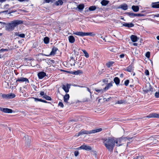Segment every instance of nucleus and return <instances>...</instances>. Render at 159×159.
I'll return each instance as SVG.
<instances>
[{"mask_svg":"<svg viewBox=\"0 0 159 159\" xmlns=\"http://www.w3.org/2000/svg\"><path fill=\"white\" fill-rule=\"evenodd\" d=\"M115 143H116L117 146H120L122 145L121 143L123 140L122 138H119L118 139L115 138Z\"/></svg>","mask_w":159,"mask_h":159,"instance_id":"9","label":"nucleus"},{"mask_svg":"<svg viewBox=\"0 0 159 159\" xmlns=\"http://www.w3.org/2000/svg\"><path fill=\"white\" fill-rule=\"evenodd\" d=\"M130 39L133 42H134L137 41L138 38L137 36L132 35L130 37Z\"/></svg>","mask_w":159,"mask_h":159,"instance_id":"22","label":"nucleus"},{"mask_svg":"<svg viewBox=\"0 0 159 159\" xmlns=\"http://www.w3.org/2000/svg\"><path fill=\"white\" fill-rule=\"evenodd\" d=\"M86 88H87V90L88 91H89L90 93L91 94V91H90V89L88 87H87Z\"/></svg>","mask_w":159,"mask_h":159,"instance_id":"54","label":"nucleus"},{"mask_svg":"<svg viewBox=\"0 0 159 159\" xmlns=\"http://www.w3.org/2000/svg\"><path fill=\"white\" fill-rule=\"evenodd\" d=\"M153 91V89L152 88H150L149 89H147L146 92L147 93H152Z\"/></svg>","mask_w":159,"mask_h":159,"instance_id":"40","label":"nucleus"},{"mask_svg":"<svg viewBox=\"0 0 159 159\" xmlns=\"http://www.w3.org/2000/svg\"><path fill=\"white\" fill-rule=\"evenodd\" d=\"M152 7L153 8H159V2H152Z\"/></svg>","mask_w":159,"mask_h":159,"instance_id":"15","label":"nucleus"},{"mask_svg":"<svg viewBox=\"0 0 159 159\" xmlns=\"http://www.w3.org/2000/svg\"><path fill=\"white\" fill-rule=\"evenodd\" d=\"M43 98L48 100L50 101L52 100L51 98L50 97L46 95H45L43 96Z\"/></svg>","mask_w":159,"mask_h":159,"instance_id":"32","label":"nucleus"},{"mask_svg":"<svg viewBox=\"0 0 159 159\" xmlns=\"http://www.w3.org/2000/svg\"><path fill=\"white\" fill-rule=\"evenodd\" d=\"M129 83V80H126L124 84L126 86L128 85Z\"/></svg>","mask_w":159,"mask_h":159,"instance_id":"41","label":"nucleus"},{"mask_svg":"<svg viewBox=\"0 0 159 159\" xmlns=\"http://www.w3.org/2000/svg\"><path fill=\"white\" fill-rule=\"evenodd\" d=\"M18 82H25L26 83H29V81L28 79L24 77H19L16 80V83H17Z\"/></svg>","mask_w":159,"mask_h":159,"instance_id":"5","label":"nucleus"},{"mask_svg":"<svg viewBox=\"0 0 159 159\" xmlns=\"http://www.w3.org/2000/svg\"><path fill=\"white\" fill-rule=\"evenodd\" d=\"M58 105V106H60L62 108H63L64 107V105L63 103L61 102H59Z\"/></svg>","mask_w":159,"mask_h":159,"instance_id":"43","label":"nucleus"},{"mask_svg":"<svg viewBox=\"0 0 159 159\" xmlns=\"http://www.w3.org/2000/svg\"><path fill=\"white\" fill-rule=\"evenodd\" d=\"M70 85L68 84H67L66 86L63 84L62 86V88L65 92L67 93L69 91V89L70 88Z\"/></svg>","mask_w":159,"mask_h":159,"instance_id":"10","label":"nucleus"},{"mask_svg":"<svg viewBox=\"0 0 159 159\" xmlns=\"http://www.w3.org/2000/svg\"><path fill=\"white\" fill-rule=\"evenodd\" d=\"M3 109V108H2L0 107V110L2 111Z\"/></svg>","mask_w":159,"mask_h":159,"instance_id":"64","label":"nucleus"},{"mask_svg":"<svg viewBox=\"0 0 159 159\" xmlns=\"http://www.w3.org/2000/svg\"><path fill=\"white\" fill-rule=\"evenodd\" d=\"M159 118V114H157L156 113H152L150 114L149 115L145 117L144 118Z\"/></svg>","mask_w":159,"mask_h":159,"instance_id":"7","label":"nucleus"},{"mask_svg":"<svg viewBox=\"0 0 159 159\" xmlns=\"http://www.w3.org/2000/svg\"><path fill=\"white\" fill-rule=\"evenodd\" d=\"M45 2L46 3H49L50 2V0H44Z\"/></svg>","mask_w":159,"mask_h":159,"instance_id":"56","label":"nucleus"},{"mask_svg":"<svg viewBox=\"0 0 159 159\" xmlns=\"http://www.w3.org/2000/svg\"><path fill=\"white\" fill-rule=\"evenodd\" d=\"M68 40L69 42L70 43H73L75 41V39L74 36L72 35H70L68 37Z\"/></svg>","mask_w":159,"mask_h":159,"instance_id":"21","label":"nucleus"},{"mask_svg":"<svg viewBox=\"0 0 159 159\" xmlns=\"http://www.w3.org/2000/svg\"><path fill=\"white\" fill-rule=\"evenodd\" d=\"M82 51L83 52V53L84 54V56L87 58H88L89 57V54L85 50L82 49Z\"/></svg>","mask_w":159,"mask_h":159,"instance_id":"30","label":"nucleus"},{"mask_svg":"<svg viewBox=\"0 0 159 159\" xmlns=\"http://www.w3.org/2000/svg\"><path fill=\"white\" fill-rule=\"evenodd\" d=\"M8 51V49H3L2 48L0 49V52H7Z\"/></svg>","mask_w":159,"mask_h":159,"instance_id":"47","label":"nucleus"},{"mask_svg":"<svg viewBox=\"0 0 159 159\" xmlns=\"http://www.w3.org/2000/svg\"><path fill=\"white\" fill-rule=\"evenodd\" d=\"M145 74L147 76H148L149 75V73L148 70H145Z\"/></svg>","mask_w":159,"mask_h":159,"instance_id":"45","label":"nucleus"},{"mask_svg":"<svg viewBox=\"0 0 159 159\" xmlns=\"http://www.w3.org/2000/svg\"><path fill=\"white\" fill-rule=\"evenodd\" d=\"M113 83V81H111V82L107 84L106 86L104 89L105 91H106L108 89L111 87L112 86V84Z\"/></svg>","mask_w":159,"mask_h":159,"instance_id":"20","label":"nucleus"},{"mask_svg":"<svg viewBox=\"0 0 159 159\" xmlns=\"http://www.w3.org/2000/svg\"><path fill=\"white\" fill-rule=\"evenodd\" d=\"M96 7L95 6H92L89 7V10L90 11H93L96 10Z\"/></svg>","mask_w":159,"mask_h":159,"instance_id":"34","label":"nucleus"},{"mask_svg":"<svg viewBox=\"0 0 159 159\" xmlns=\"http://www.w3.org/2000/svg\"><path fill=\"white\" fill-rule=\"evenodd\" d=\"M95 90L96 91V92H98V93H103L105 91V90L104 89H98L96 88L95 89Z\"/></svg>","mask_w":159,"mask_h":159,"instance_id":"27","label":"nucleus"},{"mask_svg":"<svg viewBox=\"0 0 159 159\" xmlns=\"http://www.w3.org/2000/svg\"><path fill=\"white\" fill-rule=\"evenodd\" d=\"M115 138L109 137L103 139V143L106 148L110 152H112L115 145Z\"/></svg>","mask_w":159,"mask_h":159,"instance_id":"2","label":"nucleus"},{"mask_svg":"<svg viewBox=\"0 0 159 159\" xmlns=\"http://www.w3.org/2000/svg\"><path fill=\"white\" fill-rule=\"evenodd\" d=\"M73 34L80 36L83 37L85 36H94L95 34L93 33L88 32L85 33L82 32H74Z\"/></svg>","mask_w":159,"mask_h":159,"instance_id":"4","label":"nucleus"},{"mask_svg":"<svg viewBox=\"0 0 159 159\" xmlns=\"http://www.w3.org/2000/svg\"><path fill=\"white\" fill-rule=\"evenodd\" d=\"M101 38L103 39V40H104L105 41H106L104 37L103 36H101Z\"/></svg>","mask_w":159,"mask_h":159,"instance_id":"58","label":"nucleus"},{"mask_svg":"<svg viewBox=\"0 0 159 159\" xmlns=\"http://www.w3.org/2000/svg\"><path fill=\"white\" fill-rule=\"evenodd\" d=\"M114 62L113 61H110L108 62L107 64V66L108 67H109L111 66L112 64H113Z\"/></svg>","mask_w":159,"mask_h":159,"instance_id":"36","label":"nucleus"},{"mask_svg":"<svg viewBox=\"0 0 159 159\" xmlns=\"http://www.w3.org/2000/svg\"><path fill=\"white\" fill-rule=\"evenodd\" d=\"M0 95H2V96L3 98L8 99V94H2V93H0Z\"/></svg>","mask_w":159,"mask_h":159,"instance_id":"37","label":"nucleus"},{"mask_svg":"<svg viewBox=\"0 0 159 159\" xmlns=\"http://www.w3.org/2000/svg\"><path fill=\"white\" fill-rule=\"evenodd\" d=\"M68 72V73L74 74L75 75H78L80 74H82L83 73L82 71L80 70H78L77 71H71Z\"/></svg>","mask_w":159,"mask_h":159,"instance_id":"12","label":"nucleus"},{"mask_svg":"<svg viewBox=\"0 0 159 159\" xmlns=\"http://www.w3.org/2000/svg\"><path fill=\"white\" fill-rule=\"evenodd\" d=\"M102 130V129L101 128L90 131H87L84 129H82L80 132H79L78 134L76 135L78 137L80 135H81L84 134H92L95 133L97 132L101 131Z\"/></svg>","mask_w":159,"mask_h":159,"instance_id":"3","label":"nucleus"},{"mask_svg":"<svg viewBox=\"0 0 159 159\" xmlns=\"http://www.w3.org/2000/svg\"><path fill=\"white\" fill-rule=\"evenodd\" d=\"M2 112L6 113H11L13 112L12 109L7 108H4L2 110Z\"/></svg>","mask_w":159,"mask_h":159,"instance_id":"16","label":"nucleus"},{"mask_svg":"<svg viewBox=\"0 0 159 159\" xmlns=\"http://www.w3.org/2000/svg\"><path fill=\"white\" fill-rule=\"evenodd\" d=\"M6 0H0V2L2 3V2H5Z\"/></svg>","mask_w":159,"mask_h":159,"instance_id":"55","label":"nucleus"},{"mask_svg":"<svg viewBox=\"0 0 159 159\" xmlns=\"http://www.w3.org/2000/svg\"><path fill=\"white\" fill-rule=\"evenodd\" d=\"M26 141L27 146H29L30 143V137L27 136V140H26Z\"/></svg>","mask_w":159,"mask_h":159,"instance_id":"29","label":"nucleus"},{"mask_svg":"<svg viewBox=\"0 0 159 159\" xmlns=\"http://www.w3.org/2000/svg\"><path fill=\"white\" fill-rule=\"evenodd\" d=\"M138 156H136L133 159H138Z\"/></svg>","mask_w":159,"mask_h":159,"instance_id":"61","label":"nucleus"},{"mask_svg":"<svg viewBox=\"0 0 159 159\" xmlns=\"http://www.w3.org/2000/svg\"><path fill=\"white\" fill-rule=\"evenodd\" d=\"M46 75V73L43 71L39 72L38 74V76L39 79H42Z\"/></svg>","mask_w":159,"mask_h":159,"instance_id":"11","label":"nucleus"},{"mask_svg":"<svg viewBox=\"0 0 159 159\" xmlns=\"http://www.w3.org/2000/svg\"><path fill=\"white\" fill-rule=\"evenodd\" d=\"M50 61L51 62H52V63H54L55 62V61L53 60H50Z\"/></svg>","mask_w":159,"mask_h":159,"instance_id":"57","label":"nucleus"},{"mask_svg":"<svg viewBox=\"0 0 159 159\" xmlns=\"http://www.w3.org/2000/svg\"><path fill=\"white\" fill-rule=\"evenodd\" d=\"M145 56L147 58H149L150 57V52H147Z\"/></svg>","mask_w":159,"mask_h":159,"instance_id":"44","label":"nucleus"},{"mask_svg":"<svg viewBox=\"0 0 159 159\" xmlns=\"http://www.w3.org/2000/svg\"><path fill=\"white\" fill-rule=\"evenodd\" d=\"M17 11V10H12L11 11H10L8 13V14H10L11 13L15 12Z\"/></svg>","mask_w":159,"mask_h":159,"instance_id":"48","label":"nucleus"},{"mask_svg":"<svg viewBox=\"0 0 159 159\" xmlns=\"http://www.w3.org/2000/svg\"><path fill=\"white\" fill-rule=\"evenodd\" d=\"M79 154V152L78 151H75V152H74V155H75V157H77V156H78V155Z\"/></svg>","mask_w":159,"mask_h":159,"instance_id":"49","label":"nucleus"},{"mask_svg":"<svg viewBox=\"0 0 159 159\" xmlns=\"http://www.w3.org/2000/svg\"><path fill=\"white\" fill-rule=\"evenodd\" d=\"M17 35L20 37L21 38H24L25 37V35L24 34H17Z\"/></svg>","mask_w":159,"mask_h":159,"instance_id":"42","label":"nucleus"},{"mask_svg":"<svg viewBox=\"0 0 159 159\" xmlns=\"http://www.w3.org/2000/svg\"><path fill=\"white\" fill-rule=\"evenodd\" d=\"M126 14L131 17H134L135 16V13L130 12H128L126 13Z\"/></svg>","mask_w":159,"mask_h":159,"instance_id":"33","label":"nucleus"},{"mask_svg":"<svg viewBox=\"0 0 159 159\" xmlns=\"http://www.w3.org/2000/svg\"><path fill=\"white\" fill-rule=\"evenodd\" d=\"M79 149H82L86 151H90L92 150V148L90 146H87L85 145H83L78 148Z\"/></svg>","mask_w":159,"mask_h":159,"instance_id":"8","label":"nucleus"},{"mask_svg":"<svg viewBox=\"0 0 159 159\" xmlns=\"http://www.w3.org/2000/svg\"><path fill=\"white\" fill-rule=\"evenodd\" d=\"M8 6H9V5L8 4H7L6 5H5L4 6V8H5V7H8Z\"/></svg>","mask_w":159,"mask_h":159,"instance_id":"60","label":"nucleus"},{"mask_svg":"<svg viewBox=\"0 0 159 159\" xmlns=\"http://www.w3.org/2000/svg\"><path fill=\"white\" fill-rule=\"evenodd\" d=\"M84 5L83 4H80L77 7V8L76 9L77 10V9H78L79 10V11H82L84 8Z\"/></svg>","mask_w":159,"mask_h":159,"instance_id":"19","label":"nucleus"},{"mask_svg":"<svg viewBox=\"0 0 159 159\" xmlns=\"http://www.w3.org/2000/svg\"><path fill=\"white\" fill-rule=\"evenodd\" d=\"M113 80L116 85H118L119 84L120 80L118 77H115L114 78Z\"/></svg>","mask_w":159,"mask_h":159,"instance_id":"24","label":"nucleus"},{"mask_svg":"<svg viewBox=\"0 0 159 159\" xmlns=\"http://www.w3.org/2000/svg\"><path fill=\"white\" fill-rule=\"evenodd\" d=\"M63 2L61 0H58L55 3V4L57 6L61 5L63 4Z\"/></svg>","mask_w":159,"mask_h":159,"instance_id":"26","label":"nucleus"},{"mask_svg":"<svg viewBox=\"0 0 159 159\" xmlns=\"http://www.w3.org/2000/svg\"><path fill=\"white\" fill-rule=\"evenodd\" d=\"M134 24L132 23H124L123 24V26L128 28L132 27L134 26Z\"/></svg>","mask_w":159,"mask_h":159,"instance_id":"17","label":"nucleus"},{"mask_svg":"<svg viewBox=\"0 0 159 159\" xmlns=\"http://www.w3.org/2000/svg\"><path fill=\"white\" fill-rule=\"evenodd\" d=\"M40 95L41 96H44V92L41 91L40 92Z\"/></svg>","mask_w":159,"mask_h":159,"instance_id":"52","label":"nucleus"},{"mask_svg":"<svg viewBox=\"0 0 159 159\" xmlns=\"http://www.w3.org/2000/svg\"><path fill=\"white\" fill-rule=\"evenodd\" d=\"M61 70L62 72H66L68 73V71H66V70Z\"/></svg>","mask_w":159,"mask_h":159,"instance_id":"59","label":"nucleus"},{"mask_svg":"<svg viewBox=\"0 0 159 159\" xmlns=\"http://www.w3.org/2000/svg\"><path fill=\"white\" fill-rule=\"evenodd\" d=\"M155 96L157 98H159V91L158 92H156L155 93Z\"/></svg>","mask_w":159,"mask_h":159,"instance_id":"46","label":"nucleus"},{"mask_svg":"<svg viewBox=\"0 0 159 159\" xmlns=\"http://www.w3.org/2000/svg\"><path fill=\"white\" fill-rule=\"evenodd\" d=\"M110 98H111V97H110V98H108L106 100V101H109V100H110Z\"/></svg>","mask_w":159,"mask_h":159,"instance_id":"63","label":"nucleus"},{"mask_svg":"<svg viewBox=\"0 0 159 159\" xmlns=\"http://www.w3.org/2000/svg\"><path fill=\"white\" fill-rule=\"evenodd\" d=\"M15 95L13 93H11L8 94V99H11L14 98L15 97Z\"/></svg>","mask_w":159,"mask_h":159,"instance_id":"28","label":"nucleus"},{"mask_svg":"<svg viewBox=\"0 0 159 159\" xmlns=\"http://www.w3.org/2000/svg\"><path fill=\"white\" fill-rule=\"evenodd\" d=\"M125 55L124 54H120V55L119 57L120 58H123L124 57Z\"/></svg>","mask_w":159,"mask_h":159,"instance_id":"50","label":"nucleus"},{"mask_svg":"<svg viewBox=\"0 0 159 159\" xmlns=\"http://www.w3.org/2000/svg\"><path fill=\"white\" fill-rule=\"evenodd\" d=\"M133 66L131 65H130L129 66L126 67L124 69V70L128 72H131L133 70Z\"/></svg>","mask_w":159,"mask_h":159,"instance_id":"18","label":"nucleus"},{"mask_svg":"<svg viewBox=\"0 0 159 159\" xmlns=\"http://www.w3.org/2000/svg\"><path fill=\"white\" fill-rule=\"evenodd\" d=\"M132 9L135 12L138 11L139 10V8L138 6H133L132 7Z\"/></svg>","mask_w":159,"mask_h":159,"instance_id":"23","label":"nucleus"},{"mask_svg":"<svg viewBox=\"0 0 159 159\" xmlns=\"http://www.w3.org/2000/svg\"><path fill=\"white\" fill-rule=\"evenodd\" d=\"M23 21L20 20H15L11 21L10 22H8L7 23L4 22L0 21V24L1 26V27H3L5 26L6 30L8 31L13 30L15 27L18 25L22 24Z\"/></svg>","mask_w":159,"mask_h":159,"instance_id":"1","label":"nucleus"},{"mask_svg":"<svg viewBox=\"0 0 159 159\" xmlns=\"http://www.w3.org/2000/svg\"><path fill=\"white\" fill-rule=\"evenodd\" d=\"M10 60L4 62L5 65L7 66H9L10 65Z\"/></svg>","mask_w":159,"mask_h":159,"instance_id":"39","label":"nucleus"},{"mask_svg":"<svg viewBox=\"0 0 159 159\" xmlns=\"http://www.w3.org/2000/svg\"><path fill=\"white\" fill-rule=\"evenodd\" d=\"M128 6L125 3L121 4L118 7V8H121L122 9L124 10H127L128 9Z\"/></svg>","mask_w":159,"mask_h":159,"instance_id":"14","label":"nucleus"},{"mask_svg":"<svg viewBox=\"0 0 159 159\" xmlns=\"http://www.w3.org/2000/svg\"><path fill=\"white\" fill-rule=\"evenodd\" d=\"M144 16V15L142 14L135 13V16L141 17L143 16Z\"/></svg>","mask_w":159,"mask_h":159,"instance_id":"38","label":"nucleus"},{"mask_svg":"<svg viewBox=\"0 0 159 159\" xmlns=\"http://www.w3.org/2000/svg\"><path fill=\"white\" fill-rule=\"evenodd\" d=\"M109 2L107 0H103L101 1V3L102 6H105L109 3Z\"/></svg>","mask_w":159,"mask_h":159,"instance_id":"25","label":"nucleus"},{"mask_svg":"<svg viewBox=\"0 0 159 159\" xmlns=\"http://www.w3.org/2000/svg\"><path fill=\"white\" fill-rule=\"evenodd\" d=\"M70 98V96L69 94H66L64 97V101L67 104L69 105L70 103L68 102Z\"/></svg>","mask_w":159,"mask_h":159,"instance_id":"13","label":"nucleus"},{"mask_svg":"<svg viewBox=\"0 0 159 159\" xmlns=\"http://www.w3.org/2000/svg\"><path fill=\"white\" fill-rule=\"evenodd\" d=\"M125 101L124 100H121L120 101H118L116 103V104H121L125 103Z\"/></svg>","mask_w":159,"mask_h":159,"instance_id":"35","label":"nucleus"},{"mask_svg":"<svg viewBox=\"0 0 159 159\" xmlns=\"http://www.w3.org/2000/svg\"><path fill=\"white\" fill-rule=\"evenodd\" d=\"M155 16L156 17H159V14L156 15H155Z\"/></svg>","mask_w":159,"mask_h":159,"instance_id":"62","label":"nucleus"},{"mask_svg":"<svg viewBox=\"0 0 159 159\" xmlns=\"http://www.w3.org/2000/svg\"><path fill=\"white\" fill-rule=\"evenodd\" d=\"M34 99L35 102H37L38 101H39L40 99L37 98H34Z\"/></svg>","mask_w":159,"mask_h":159,"instance_id":"51","label":"nucleus"},{"mask_svg":"<svg viewBox=\"0 0 159 159\" xmlns=\"http://www.w3.org/2000/svg\"><path fill=\"white\" fill-rule=\"evenodd\" d=\"M49 38L47 37H45L43 39V41L45 43V44H48L49 42Z\"/></svg>","mask_w":159,"mask_h":159,"instance_id":"31","label":"nucleus"},{"mask_svg":"<svg viewBox=\"0 0 159 159\" xmlns=\"http://www.w3.org/2000/svg\"><path fill=\"white\" fill-rule=\"evenodd\" d=\"M58 50V49L57 48L53 47L52 49L51 52L49 55H44L47 57L49 56H54L56 54L57 51Z\"/></svg>","mask_w":159,"mask_h":159,"instance_id":"6","label":"nucleus"},{"mask_svg":"<svg viewBox=\"0 0 159 159\" xmlns=\"http://www.w3.org/2000/svg\"><path fill=\"white\" fill-rule=\"evenodd\" d=\"M8 12V10L4 11H2L0 12V14L2 13H6Z\"/></svg>","mask_w":159,"mask_h":159,"instance_id":"53","label":"nucleus"}]
</instances>
